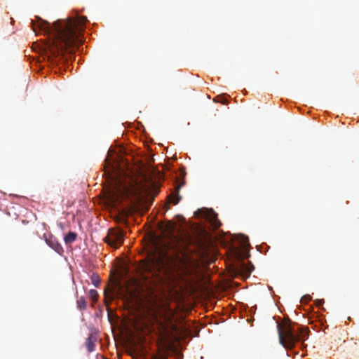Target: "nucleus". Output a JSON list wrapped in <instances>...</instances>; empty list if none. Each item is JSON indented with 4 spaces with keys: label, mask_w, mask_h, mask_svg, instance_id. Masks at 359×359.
I'll return each mask as SVG.
<instances>
[{
    "label": "nucleus",
    "mask_w": 359,
    "mask_h": 359,
    "mask_svg": "<svg viewBox=\"0 0 359 359\" xmlns=\"http://www.w3.org/2000/svg\"><path fill=\"white\" fill-rule=\"evenodd\" d=\"M323 303V300H318L317 302V306H319Z\"/></svg>",
    "instance_id": "obj_20"
},
{
    "label": "nucleus",
    "mask_w": 359,
    "mask_h": 359,
    "mask_svg": "<svg viewBox=\"0 0 359 359\" xmlns=\"http://www.w3.org/2000/svg\"><path fill=\"white\" fill-rule=\"evenodd\" d=\"M280 344L286 349H292L300 341L309 337V328L303 325L292 323L290 320L277 324Z\"/></svg>",
    "instance_id": "obj_4"
},
{
    "label": "nucleus",
    "mask_w": 359,
    "mask_h": 359,
    "mask_svg": "<svg viewBox=\"0 0 359 359\" xmlns=\"http://www.w3.org/2000/svg\"><path fill=\"white\" fill-rule=\"evenodd\" d=\"M104 241L111 248L117 249L123 243V232L119 229H110Z\"/></svg>",
    "instance_id": "obj_6"
},
{
    "label": "nucleus",
    "mask_w": 359,
    "mask_h": 359,
    "mask_svg": "<svg viewBox=\"0 0 359 359\" xmlns=\"http://www.w3.org/2000/svg\"><path fill=\"white\" fill-rule=\"evenodd\" d=\"M214 101L216 102H220L222 104H224V94H221L217 95L214 98Z\"/></svg>",
    "instance_id": "obj_16"
},
{
    "label": "nucleus",
    "mask_w": 359,
    "mask_h": 359,
    "mask_svg": "<svg viewBox=\"0 0 359 359\" xmlns=\"http://www.w3.org/2000/svg\"><path fill=\"white\" fill-rule=\"evenodd\" d=\"M181 187V185H178L175 191L170 194V195L168 197L169 201L172 203L173 205L177 204L181 200V196L179 194V190Z\"/></svg>",
    "instance_id": "obj_10"
},
{
    "label": "nucleus",
    "mask_w": 359,
    "mask_h": 359,
    "mask_svg": "<svg viewBox=\"0 0 359 359\" xmlns=\"http://www.w3.org/2000/svg\"><path fill=\"white\" fill-rule=\"evenodd\" d=\"M145 194L151 195L153 198L156 196L160 191L159 187L154 182H150L147 187H142Z\"/></svg>",
    "instance_id": "obj_9"
},
{
    "label": "nucleus",
    "mask_w": 359,
    "mask_h": 359,
    "mask_svg": "<svg viewBox=\"0 0 359 359\" xmlns=\"http://www.w3.org/2000/svg\"><path fill=\"white\" fill-rule=\"evenodd\" d=\"M91 280H92L93 284L95 287H98V285H99V284L100 283V279L98 276L93 275L92 277H91Z\"/></svg>",
    "instance_id": "obj_15"
},
{
    "label": "nucleus",
    "mask_w": 359,
    "mask_h": 359,
    "mask_svg": "<svg viewBox=\"0 0 359 359\" xmlns=\"http://www.w3.org/2000/svg\"><path fill=\"white\" fill-rule=\"evenodd\" d=\"M133 190L126 185H116L113 189L109 192V199L114 204L121 203V200L129 197Z\"/></svg>",
    "instance_id": "obj_5"
},
{
    "label": "nucleus",
    "mask_w": 359,
    "mask_h": 359,
    "mask_svg": "<svg viewBox=\"0 0 359 359\" xmlns=\"http://www.w3.org/2000/svg\"><path fill=\"white\" fill-rule=\"evenodd\" d=\"M46 243L50 248H51L58 254L62 255V253L64 252L63 248L62 247L60 243L53 236L46 238Z\"/></svg>",
    "instance_id": "obj_8"
},
{
    "label": "nucleus",
    "mask_w": 359,
    "mask_h": 359,
    "mask_svg": "<svg viewBox=\"0 0 359 359\" xmlns=\"http://www.w3.org/2000/svg\"><path fill=\"white\" fill-rule=\"evenodd\" d=\"M183 264V259L179 255L173 256L161 252L147 260H142L137 266L140 280L149 289H153L158 284L168 283L175 278Z\"/></svg>",
    "instance_id": "obj_2"
},
{
    "label": "nucleus",
    "mask_w": 359,
    "mask_h": 359,
    "mask_svg": "<svg viewBox=\"0 0 359 359\" xmlns=\"http://www.w3.org/2000/svg\"><path fill=\"white\" fill-rule=\"evenodd\" d=\"M76 306L77 308L81 311L86 310L87 308L86 298L83 296L78 297L76 301Z\"/></svg>",
    "instance_id": "obj_11"
},
{
    "label": "nucleus",
    "mask_w": 359,
    "mask_h": 359,
    "mask_svg": "<svg viewBox=\"0 0 359 359\" xmlns=\"http://www.w3.org/2000/svg\"><path fill=\"white\" fill-rule=\"evenodd\" d=\"M232 311H233V309H232L231 304H229V308L226 306V311H225L226 316H227L228 313H230Z\"/></svg>",
    "instance_id": "obj_18"
},
{
    "label": "nucleus",
    "mask_w": 359,
    "mask_h": 359,
    "mask_svg": "<svg viewBox=\"0 0 359 359\" xmlns=\"http://www.w3.org/2000/svg\"><path fill=\"white\" fill-rule=\"evenodd\" d=\"M89 297L93 302H95L97 301L98 293L95 290L92 289L89 291Z\"/></svg>",
    "instance_id": "obj_14"
},
{
    "label": "nucleus",
    "mask_w": 359,
    "mask_h": 359,
    "mask_svg": "<svg viewBox=\"0 0 359 359\" xmlns=\"http://www.w3.org/2000/svg\"><path fill=\"white\" fill-rule=\"evenodd\" d=\"M249 240L243 234L226 232V276L248 278L254 270L251 262L243 261L250 257Z\"/></svg>",
    "instance_id": "obj_3"
},
{
    "label": "nucleus",
    "mask_w": 359,
    "mask_h": 359,
    "mask_svg": "<svg viewBox=\"0 0 359 359\" xmlns=\"http://www.w3.org/2000/svg\"><path fill=\"white\" fill-rule=\"evenodd\" d=\"M177 252H180L182 255V252L181 249L177 250Z\"/></svg>",
    "instance_id": "obj_23"
},
{
    "label": "nucleus",
    "mask_w": 359,
    "mask_h": 359,
    "mask_svg": "<svg viewBox=\"0 0 359 359\" xmlns=\"http://www.w3.org/2000/svg\"><path fill=\"white\" fill-rule=\"evenodd\" d=\"M302 300L305 302L309 301L311 300V297L309 295L304 296Z\"/></svg>",
    "instance_id": "obj_19"
},
{
    "label": "nucleus",
    "mask_w": 359,
    "mask_h": 359,
    "mask_svg": "<svg viewBox=\"0 0 359 359\" xmlns=\"http://www.w3.org/2000/svg\"><path fill=\"white\" fill-rule=\"evenodd\" d=\"M88 21L86 16L75 14L66 19L57 20L50 25L39 17L37 21L32 20V27L36 35L47 36L44 49L48 57H57L69 48H78L83 42L82 32Z\"/></svg>",
    "instance_id": "obj_1"
},
{
    "label": "nucleus",
    "mask_w": 359,
    "mask_h": 359,
    "mask_svg": "<svg viewBox=\"0 0 359 359\" xmlns=\"http://www.w3.org/2000/svg\"><path fill=\"white\" fill-rule=\"evenodd\" d=\"M77 234L75 232L70 231L65 236V242L68 243H72L74 242L76 239Z\"/></svg>",
    "instance_id": "obj_12"
},
{
    "label": "nucleus",
    "mask_w": 359,
    "mask_h": 359,
    "mask_svg": "<svg viewBox=\"0 0 359 359\" xmlns=\"http://www.w3.org/2000/svg\"><path fill=\"white\" fill-rule=\"evenodd\" d=\"M175 241L178 243L179 242V239L177 238H174Z\"/></svg>",
    "instance_id": "obj_22"
},
{
    "label": "nucleus",
    "mask_w": 359,
    "mask_h": 359,
    "mask_svg": "<svg viewBox=\"0 0 359 359\" xmlns=\"http://www.w3.org/2000/svg\"><path fill=\"white\" fill-rule=\"evenodd\" d=\"M202 216L208 221L213 229H217L221 225V222L217 218V214L212 209L198 210Z\"/></svg>",
    "instance_id": "obj_7"
},
{
    "label": "nucleus",
    "mask_w": 359,
    "mask_h": 359,
    "mask_svg": "<svg viewBox=\"0 0 359 359\" xmlns=\"http://www.w3.org/2000/svg\"><path fill=\"white\" fill-rule=\"evenodd\" d=\"M225 285H226V290L229 287H230V286H231V285H230V283H229V282L227 281V280H226V283H225Z\"/></svg>",
    "instance_id": "obj_21"
},
{
    "label": "nucleus",
    "mask_w": 359,
    "mask_h": 359,
    "mask_svg": "<svg viewBox=\"0 0 359 359\" xmlns=\"http://www.w3.org/2000/svg\"><path fill=\"white\" fill-rule=\"evenodd\" d=\"M86 347L88 352H92L95 350V341H93L91 334L87 339Z\"/></svg>",
    "instance_id": "obj_13"
},
{
    "label": "nucleus",
    "mask_w": 359,
    "mask_h": 359,
    "mask_svg": "<svg viewBox=\"0 0 359 359\" xmlns=\"http://www.w3.org/2000/svg\"><path fill=\"white\" fill-rule=\"evenodd\" d=\"M152 359H166V355L164 353H158L154 355Z\"/></svg>",
    "instance_id": "obj_17"
}]
</instances>
